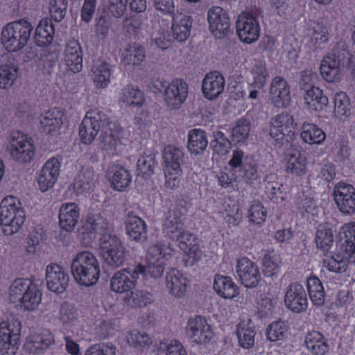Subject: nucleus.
Listing matches in <instances>:
<instances>
[{
  "mask_svg": "<svg viewBox=\"0 0 355 355\" xmlns=\"http://www.w3.org/2000/svg\"><path fill=\"white\" fill-rule=\"evenodd\" d=\"M352 55L345 42H338L329 55H327L320 64V73L324 79L334 83L340 79L343 68L349 67Z\"/></svg>",
  "mask_w": 355,
  "mask_h": 355,
  "instance_id": "obj_1",
  "label": "nucleus"
},
{
  "mask_svg": "<svg viewBox=\"0 0 355 355\" xmlns=\"http://www.w3.org/2000/svg\"><path fill=\"white\" fill-rule=\"evenodd\" d=\"M71 273L80 285H94L99 278L100 266L96 257L89 251L78 253L71 262Z\"/></svg>",
  "mask_w": 355,
  "mask_h": 355,
  "instance_id": "obj_2",
  "label": "nucleus"
},
{
  "mask_svg": "<svg viewBox=\"0 0 355 355\" xmlns=\"http://www.w3.org/2000/svg\"><path fill=\"white\" fill-rule=\"evenodd\" d=\"M33 30V26L26 19L9 22L2 28L1 43L6 51L17 52L26 46Z\"/></svg>",
  "mask_w": 355,
  "mask_h": 355,
  "instance_id": "obj_3",
  "label": "nucleus"
},
{
  "mask_svg": "<svg viewBox=\"0 0 355 355\" xmlns=\"http://www.w3.org/2000/svg\"><path fill=\"white\" fill-rule=\"evenodd\" d=\"M162 157L166 179L165 187L170 189H175L180 183L181 165L184 158L183 150L174 146H167L164 149Z\"/></svg>",
  "mask_w": 355,
  "mask_h": 355,
  "instance_id": "obj_4",
  "label": "nucleus"
},
{
  "mask_svg": "<svg viewBox=\"0 0 355 355\" xmlns=\"http://www.w3.org/2000/svg\"><path fill=\"white\" fill-rule=\"evenodd\" d=\"M268 131L275 146L288 147L294 137L293 116L286 112L277 115L271 119Z\"/></svg>",
  "mask_w": 355,
  "mask_h": 355,
  "instance_id": "obj_5",
  "label": "nucleus"
},
{
  "mask_svg": "<svg viewBox=\"0 0 355 355\" xmlns=\"http://www.w3.org/2000/svg\"><path fill=\"white\" fill-rule=\"evenodd\" d=\"M228 164L237 177L248 184H252L259 177L255 161L241 150H233Z\"/></svg>",
  "mask_w": 355,
  "mask_h": 355,
  "instance_id": "obj_6",
  "label": "nucleus"
},
{
  "mask_svg": "<svg viewBox=\"0 0 355 355\" xmlns=\"http://www.w3.org/2000/svg\"><path fill=\"white\" fill-rule=\"evenodd\" d=\"M100 248L105 263L112 268L121 266L125 259V248L118 236L105 234L100 238Z\"/></svg>",
  "mask_w": 355,
  "mask_h": 355,
  "instance_id": "obj_7",
  "label": "nucleus"
},
{
  "mask_svg": "<svg viewBox=\"0 0 355 355\" xmlns=\"http://www.w3.org/2000/svg\"><path fill=\"white\" fill-rule=\"evenodd\" d=\"M109 121L102 111L97 109L88 111L79 127V135L83 143L91 144L101 128Z\"/></svg>",
  "mask_w": 355,
  "mask_h": 355,
  "instance_id": "obj_8",
  "label": "nucleus"
},
{
  "mask_svg": "<svg viewBox=\"0 0 355 355\" xmlns=\"http://www.w3.org/2000/svg\"><path fill=\"white\" fill-rule=\"evenodd\" d=\"M7 149L13 159L19 163L30 162L35 156L33 145L26 135L19 131L13 132L8 137Z\"/></svg>",
  "mask_w": 355,
  "mask_h": 355,
  "instance_id": "obj_9",
  "label": "nucleus"
},
{
  "mask_svg": "<svg viewBox=\"0 0 355 355\" xmlns=\"http://www.w3.org/2000/svg\"><path fill=\"white\" fill-rule=\"evenodd\" d=\"M144 267L138 264L116 272L110 279V287L112 291L125 293L135 288L136 282L142 275Z\"/></svg>",
  "mask_w": 355,
  "mask_h": 355,
  "instance_id": "obj_10",
  "label": "nucleus"
},
{
  "mask_svg": "<svg viewBox=\"0 0 355 355\" xmlns=\"http://www.w3.org/2000/svg\"><path fill=\"white\" fill-rule=\"evenodd\" d=\"M171 240L178 243L179 248L184 252V262L187 267H192L202 258V252L197 242L196 236L185 229L181 232L177 239Z\"/></svg>",
  "mask_w": 355,
  "mask_h": 355,
  "instance_id": "obj_11",
  "label": "nucleus"
},
{
  "mask_svg": "<svg viewBox=\"0 0 355 355\" xmlns=\"http://www.w3.org/2000/svg\"><path fill=\"white\" fill-rule=\"evenodd\" d=\"M164 99L171 110L179 109L188 96V85L182 79L175 78L171 83L162 84Z\"/></svg>",
  "mask_w": 355,
  "mask_h": 355,
  "instance_id": "obj_12",
  "label": "nucleus"
},
{
  "mask_svg": "<svg viewBox=\"0 0 355 355\" xmlns=\"http://www.w3.org/2000/svg\"><path fill=\"white\" fill-rule=\"evenodd\" d=\"M338 210L345 215L355 214V188L349 184L338 182L332 193Z\"/></svg>",
  "mask_w": 355,
  "mask_h": 355,
  "instance_id": "obj_13",
  "label": "nucleus"
},
{
  "mask_svg": "<svg viewBox=\"0 0 355 355\" xmlns=\"http://www.w3.org/2000/svg\"><path fill=\"white\" fill-rule=\"evenodd\" d=\"M236 28L239 39L243 42L251 44L259 38V24L252 13H241L236 21Z\"/></svg>",
  "mask_w": 355,
  "mask_h": 355,
  "instance_id": "obj_14",
  "label": "nucleus"
},
{
  "mask_svg": "<svg viewBox=\"0 0 355 355\" xmlns=\"http://www.w3.org/2000/svg\"><path fill=\"white\" fill-rule=\"evenodd\" d=\"M235 270L241 283L247 288H255L261 279L257 263L247 257L237 260Z\"/></svg>",
  "mask_w": 355,
  "mask_h": 355,
  "instance_id": "obj_15",
  "label": "nucleus"
},
{
  "mask_svg": "<svg viewBox=\"0 0 355 355\" xmlns=\"http://www.w3.org/2000/svg\"><path fill=\"white\" fill-rule=\"evenodd\" d=\"M209 28L215 37L221 39L230 33V22L227 13L219 6H213L207 12Z\"/></svg>",
  "mask_w": 355,
  "mask_h": 355,
  "instance_id": "obj_16",
  "label": "nucleus"
},
{
  "mask_svg": "<svg viewBox=\"0 0 355 355\" xmlns=\"http://www.w3.org/2000/svg\"><path fill=\"white\" fill-rule=\"evenodd\" d=\"M187 337L193 343L206 344L213 338V333L206 320L200 316L191 318L186 327Z\"/></svg>",
  "mask_w": 355,
  "mask_h": 355,
  "instance_id": "obj_17",
  "label": "nucleus"
},
{
  "mask_svg": "<svg viewBox=\"0 0 355 355\" xmlns=\"http://www.w3.org/2000/svg\"><path fill=\"white\" fill-rule=\"evenodd\" d=\"M285 304L294 313H302L306 310L308 300L303 286L297 282H293L286 288L284 296Z\"/></svg>",
  "mask_w": 355,
  "mask_h": 355,
  "instance_id": "obj_18",
  "label": "nucleus"
},
{
  "mask_svg": "<svg viewBox=\"0 0 355 355\" xmlns=\"http://www.w3.org/2000/svg\"><path fill=\"white\" fill-rule=\"evenodd\" d=\"M269 98L271 103L277 108H285L290 105L291 101V87L284 78L280 76L272 78Z\"/></svg>",
  "mask_w": 355,
  "mask_h": 355,
  "instance_id": "obj_19",
  "label": "nucleus"
},
{
  "mask_svg": "<svg viewBox=\"0 0 355 355\" xmlns=\"http://www.w3.org/2000/svg\"><path fill=\"white\" fill-rule=\"evenodd\" d=\"M46 281L50 291L62 293L69 285V277L63 268L53 263L46 268Z\"/></svg>",
  "mask_w": 355,
  "mask_h": 355,
  "instance_id": "obj_20",
  "label": "nucleus"
},
{
  "mask_svg": "<svg viewBox=\"0 0 355 355\" xmlns=\"http://www.w3.org/2000/svg\"><path fill=\"white\" fill-rule=\"evenodd\" d=\"M184 219V214L181 211L180 205H177L165 214L162 223L163 231L170 239H177V236L180 235L181 232L185 229Z\"/></svg>",
  "mask_w": 355,
  "mask_h": 355,
  "instance_id": "obj_21",
  "label": "nucleus"
},
{
  "mask_svg": "<svg viewBox=\"0 0 355 355\" xmlns=\"http://www.w3.org/2000/svg\"><path fill=\"white\" fill-rule=\"evenodd\" d=\"M55 343L54 336L48 329H43L28 337L25 347L33 354H42Z\"/></svg>",
  "mask_w": 355,
  "mask_h": 355,
  "instance_id": "obj_22",
  "label": "nucleus"
},
{
  "mask_svg": "<svg viewBox=\"0 0 355 355\" xmlns=\"http://www.w3.org/2000/svg\"><path fill=\"white\" fill-rule=\"evenodd\" d=\"M64 62L69 70L79 72L83 68V50L80 43L75 40L69 41L64 50Z\"/></svg>",
  "mask_w": 355,
  "mask_h": 355,
  "instance_id": "obj_23",
  "label": "nucleus"
},
{
  "mask_svg": "<svg viewBox=\"0 0 355 355\" xmlns=\"http://www.w3.org/2000/svg\"><path fill=\"white\" fill-rule=\"evenodd\" d=\"M225 78L218 71L207 73L202 81V90L204 96L209 100L216 98L225 88Z\"/></svg>",
  "mask_w": 355,
  "mask_h": 355,
  "instance_id": "obj_24",
  "label": "nucleus"
},
{
  "mask_svg": "<svg viewBox=\"0 0 355 355\" xmlns=\"http://www.w3.org/2000/svg\"><path fill=\"white\" fill-rule=\"evenodd\" d=\"M111 229L112 225L101 213H91L86 218L83 234H87L85 232L89 231V239L93 240L95 238V234L98 233L101 236L105 234H112L110 232Z\"/></svg>",
  "mask_w": 355,
  "mask_h": 355,
  "instance_id": "obj_25",
  "label": "nucleus"
},
{
  "mask_svg": "<svg viewBox=\"0 0 355 355\" xmlns=\"http://www.w3.org/2000/svg\"><path fill=\"white\" fill-rule=\"evenodd\" d=\"M171 17L173 18L171 26L173 37L179 42L186 41L191 35L192 17L182 13L175 14Z\"/></svg>",
  "mask_w": 355,
  "mask_h": 355,
  "instance_id": "obj_26",
  "label": "nucleus"
},
{
  "mask_svg": "<svg viewBox=\"0 0 355 355\" xmlns=\"http://www.w3.org/2000/svg\"><path fill=\"white\" fill-rule=\"evenodd\" d=\"M79 217V208L76 204H63L59 211V223L60 227L69 232L73 231L77 225Z\"/></svg>",
  "mask_w": 355,
  "mask_h": 355,
  "instance_id": "obj_27",
  "label": "nucleus"
},
{
  "mask_svg": "<svg viewBox=\"0 0 355 355\" xmlns=\"http://www.w3.org/2000/svg\"><path fill=\"white\" fill-rule=\"evenodd\" d=\"M304 343L307 349L313 355H324L330 349L328 339L318 331H309Z\"/></svg>",
  "mask_w": 355,
  "mask_h": 355,
  "instance_id": "obj_28",
  "label": "nucleus"
},
{
  "mask_svg": "<svg viewBox=\"0 0 355 355\" xmlns=\"http://www.w3.org/2000/svg\"><path fill=\"white\" fill-rule=\"evenodd\" d=\"M126 233L130 239L143 242L147 239L146 224L141 218L128 214L125 220Z\"/></svg>",
  "mask_w": 355,
  "mask_h": 355,
  "instance_id": "obj_29",
  "label": "nucleus"
},
{
  "mask_svg": "<svg viewBox=\"0 0 355 355\" xmlns=\"http://www.w3.org/2000/svg\"><path fill=\"white\" fill-rule=\"evenodd\" d=\"M96 182V176L92 167L83 166L75 178L73 189L77 195L90 191Z\"/></svg>",
  "mask_w": 355,
  "mask_h": 355,
  "instance_id": "obj_30",
  "label": "nucleus"
},
{
  "mask_svg": "<svg viewBox=\"0 0 355 355\" xmlns=\"http://www.w3.org/2000/svg\"><path fill=\"white\" fill-rule=\"evenodd\" d=\"M213 288L219 296L225 299H232L239 294L238 286L227 276L215 275Z\"/></svg>",
  "mask_w": 355,
  "mask_h": 355,
  "instance_id": "obj_31",
  "label": "nucleus"
},
{
  "mask_svg": "<svg viewBox=\"0 0 355 355\" xmlns=\"http://www.w3.org/2000/svg\"><path fill=\"white\" fill-rule=\"evenodd\" d=\"M166 288L169 293L175 296H183L187 290V279L176 269H172L166 274Z\"/></svg>",
  "mask_w": 355,
  "mask_h": 355,
  "instance_id": "obj_32",
  "label": "nucleus"
},
{
  "mask_svg": "<svg viewBox=\"0 0 355 355\" xmlns=\"http://www.w3.org/2000/svg\"><path fill=\"white\" fill-rule=\"evenodd\" d=\"M208 145L206 132L201 129H193L188 134L187 148L191 155H202Z\"/></svg>",
  "mask_w": 355,
  "mask_h": 355,
  "instance_id": "obj_33",
  "label": "nucleus"
},
{
  "mask_svg": "<svg viewBox=\"0 0 355 355\" xmlns=\"http://www.w3.org/2000/svg\"><path fill=\"white\" fill-rule=\"evenodd\" d=\"M286 171L287 173L302 176L307 172V159L300 152L289 153L286 157Z\"/></svg>",
  "mask_w": 355,
  "mask_h": 355,
  "instance_id": "obj_34",
  "label": "nucleus"
},
{
  "mask_svg": "<svg viewBox=\"0 0 355 355\" xmlns=\"http://www.w3.org/2000/svg\"><path fill=\"white\" fill-rule=\"evenodd\" d=\"M122 128L114 122L107 121L105 126L103 125L104 137L103 142L106 150H116V146L120 143Z\"/></svg>",
  "mask_w": 355,
  "mask_h": 355,
  "instance_id": "obj_35",
  "label": "nucleus"
},
{
  "mask_svg": "<svg viewBox=\"0 0 355 355\" xmlns=\"http://www.w3.org/2000/svg\"><path fill=\"white\" fill-rule=\"evenodd\" d=\"M20 331L21 323L12 316L0 323V339L18 343Z\"/></svg>",
  "mask_w": 355,
  "mask_h": 355,
  "instance_id": "obj_36",
  "label": "nucleus"
},
{
  "mask_svg": "<svg viewBox=\"0 0 355 355\" xmlns=\"http://www.w3.org/2000/svg\"><path fill=\"white\" fill-rule=\"evenodd\" d=\"M304 103L307 107L313 111L321 110L328 103L327 97L319 87H312L305 92Z\"/></svg>",
  "mask_w": 355,
  "mask_h": 355,
  "instance_id": "obj_37",
  "label": "nucleus"
},
{
  "mask_svg": "<svg viewBox=\"0 0 355 355\" xmlns=\"http://www.w3.org/2000/svg\"><path fill=\"white\" fill-rule=\"evenodd\" d=\"M63 114L57 108H53L41 115L40 125L44 132L51 133L62 123Z\"/></svg>",
  "mask_w": 355,
  "mask_h": 355,
  "instance_id": "obj_38",
  "label": "nucleus"
},
{
  "mask_svg": "<svg viewBox=\"0 0 355 355\" xmlns=\"http://www.w3.org/2000/svg\"><path fill=\"white\" fill-rule=\"evenodd\" d=\"M315 241L318 249L324 252H328L334 243V232L331 225L320 224L315 234Z\"/></svg>",
  "mask_w": 355,
  "mask_h": 355,
  "instance_id": "obj_39",
  "label": "nucleus"
},
{
  "mask_svg": "<svg viewBox=\"0 0 355 355\" xmlns=\"http://www.w3.org/2000/svg\"><path fill=\"white\" fill-rule=\"evenodd\" d=\"M42 291L40 286L33 282L20 300L21 304L28 311L35 310L42 300Z\"/></svg>",
  "mask_w": 355,
  "mask_h": 355,
  "instance_id": "obj_40",
  "label": "nucleus"
},
{
  "mask_svg": "<svg viewBox=\"0 0 355 355\" xmlns=\"http://www.w3.org/2000/svg\"><path fill=\"white\" fill-rule=\"evenodd\" d=\"M121 58L123 65L139 66L146 58V51L142 46H129L123 49Z\"/></svg>",
  "mask_w": 355,
  "mask_h": 355,
  "instance_id": "obj_41",
  "label": "nucleus"
},
{
  "mask_svg": "<svg viewBox=\"0 0 355 355\" xmlns=\"http://www.w3.org/2000/svg\"><path fill=\"white\" fill-rule=\"evenodd\" d=\"M126 293L123 299V304L128 308L144 306L151 303L152 295L147 291L135 290Z\"/></svg>",
  "mask_w": 355,
  "mask_h": 355,
  "instance_id": "obj_42",
  "label": "nucleus"
},
{
  "mask_svg": "<svg viewBox=\"0 0 355 355\" xmlns=\"http://www.w3.org/2000/svg\"><path fill=\"white\" fill-rule=\"evenodd\" d=\"M94 81L99 87H106L110 81L112 67L107 62L98 61L92 68Z\"/></svg>",
  "mask_w": 355,
  "mask_h": 355,
  "instance_id": "obj_43",
  "label": "nucleus"
},
{
  "mask_svg": "<svg viewBox=\"0 0 355 355\" xmlns=\"http://www.w3.org/2000/svg\"><path fill=\"white\" fill-rule=\"evenodd\" d=\"M155 157V153H145L139 158L137 164V178L148 179L151 177L157 164Z\"/></svg>",
  "mask_w": 355,
  "mask_h": 355,
  "instance_id": "obj_44",
  "label": "nucleus"
},
{
  "mask_svg": "<svg viewBox=\"0 0 355 355\" xmlns=\"http://www.w3.org/2000/svg\"><path fill=\"white\" fill-rule=\"evenodd\" d=\"M325 134L316 125L304 122L302 125L301 137L309 144H320L325 139Z\"/></svg>",
  "mask_w": 355,
  "mask_h": 355,
  "instance_id": "obj_45",
  "label": "nucleus"
},
{
  "mask_svg": "<svg viewBox=\"0 0 355 355\" xmlns=\"http://www.w3.org/2000/svg\"><path fill=\"white\" fill-rule=\"evenodd\" d=\"M17 199L10 196L4 198L0 204V224L7 223L12 218H15L20 210H24L21 207L16 204Z\"/></svg>",
  "mask_w": 355,
  "mask_h": 355,
  "instance_id": "obj_46",
  "label": "nucleus"
},
{
  "mask_svg": "<svg viewBox=\"0 0 355 355\" xmlns=\"http://www.w3.org/2000/svg\"><path fill=\"white\" fill-rule=\"evenodd\" d=\"M236 335L241 347L250 349L254 345L255 331L250 324L241 322L237 325Z\"/></svg>",
  "mask_w": 355,
  "mask_h": 355,
  "instance_id": "obj_47",
  "label": "nucleus"
},
{
  "mask_svg": "<svg viewBox=\"0 0 355 355\" xmlns=\"http://www.w3.org/2000/svg\"><path fill=\"white\" fill-rule=\"evenodd\" d=\"M252 76V82L250 87L256 89H262L269 77V73L266 68L265 62L258 60L254 62L250 71Z\"/></svg>",
  "mask_w": 355,
  "mask_h": 355,
  "instance_id": "obj_48",
  "label": "nucleus"
},
{
  "mask_svg": "<svg viewBox=\"0 0 355 355\" xmlns=\"http://www.w3.org/2000/svg\"><path fill=\"white\" fill-rule=\"evenodd\" d=\"M307 289L310 300L315 306H322L324 302V291L320 280L316 277L307 279Z\"/></svg>",
  "mask_w": 355,
  "mask_h": 355,
  "instance_id": "obj_49",
  "label": "nucleus"
},
{
  "mask_svg": "<svg viewBox=\"0 0 355 355\" xmlns=\"http://www.w3.org/2000/svg\"><path fill=\"white\" fill-rule=\"evenodd\" d=\"M58 318L63 325L67 327L75 326L78 322V311L72 304L64 302L59 309Z\"/></svg>",
  "mask_w": 355,
  "mask_h": 355,
  "instance_id": "obj_50",
  "label": "nucleus"
},
{
  "mask_svg": "<svg viewBox=\"0 0 355 355\" xmlns=\"http://www.w3.org/2000/svg\"><path fill=\"white\" fill-rule=\"evenodd\" d=\"M55 33L54 26L51 20H42L35 30V37L40 45L46 46L50 44Z\"/></svg>",
  "mask_w": 355,
  "mask_h": 355,
  "instance_id": "obj_51",
  "label": "nucleus"
},
{
  "mask_svg": "<svg viewBox=\"0 0 355 355\" xmlns=\"http://www.w3.org/2000/svg\"><path fill=\"white\" fill-rule=\"evenodd\" d=\"M263 272L267 277L277 275L280 271L282 261L279 254L274 252L266 253L262 261Z\"/></svg>",
  "mask_w": 355,
  "mask_h": 355,
  "instance_id": "obj_52",
  "label": "nucleus"
},
{
  "mask_svg": "<svg viewBox=\"0 0 355 355\" xmlns=\"http://www.w3.org/2000/svg\"><path fill=\"white\" fill-rule=\"evenodd\" d=\"M111 173L112 184L114 188L118 191H123L128 187L131 182V177L128 170L122 166H114Z\"/></svg>",
  "mask_w": 355,
  "mask_h": 355,
  "instance_id": "obj_53",
  "label": "nucleus"
},
{
  "mask_svg": "<svg viewBox=\"0 0 355 355\" xmlns=\"http://www.w3.org/2000/svg\"><path fill=\"white\" fill-rule=\"evenodd\" d=\"M148 18L141 15L132 17L126 21V31L130 36L139 37L146 31L148 28Z\"/></svg>",
  "mask_w": 355,
  "mask_h": 355,
  "instance_id": "obj_54",
  "label": "nucleus"
},
{
  "mask_svg": "<svg viewBox=\"0 0 355 355\" xmlns=\"http://www.w3.org/2000/svg\"><path fill=\"white\" fill-rule=\"evenodd\" d=\"M214 139L210 143V147L214 151V154L218 155H225L229 153L232 144L225 134L216 130L213 132Z\"/></svg>",
  "mask_w": 355,
  "mask_h": 355,
  "instance_id": "obj_55",
  "label": "nucleus"
},
{
  "mask_svg": "<svg viewBox=\"0 0 355 355\" xmlns=\"http://www.w3.org/2000/svg\"><path fill=\"white\" fill-rule=\"evenodd\" d=\"M323 265L331 272L342 273L347 268L348 259L340 254H334L327 257L323 260Z\"/></svg>",
  "mask_w": 355,
  "mask_h": 355,
  "instance_id": "obj_56",
  "label": "nucleus"
},
{
  "mask_svg": "<svg viewBox=\"0 0 355 355\" xmlns=\"http://www.w3.org/2000/svg\"><path fill=\"white\" fill-rule=\"evenodd\" d=\"M340 240L346 245V251L355 257V223L345 224L340 231Z\"/></svg>",
  "mask_w": 355,
  "mask_h": 355,
  "instance_id": "obj_57",
  "label": "nucleus"
},
{
  "mask_svg": "<svg viewBox=\"0 0 355 355\" xmlns=\"http://www.w3.org/2000/svg\"><path fill=\"white\" fill-rule=\"evenodd\" d=\"M33 282L28 279H17L10 286L9 297L11 302H19L22 295Z\"/></svg>",
  "mask_w": 355,
  "mask_h": 355,
  "instance_id": "obj_58",
  "label": "nucleus"
},
{
  "mask_svg": "<svg viewBox=\"0 0 355 355\" xmlns=\"http://www.w3.org/2000/svg\"><path fill=\"white\" fill-rule=\"evenodd\" d=\"M250 131V123L248 119H241L237 121L232 130V141L237 144L243 143L248 138Z\"/></svg>",
  "mask_w": 355,
  "mask_h": 355,
  "instance_id": "obj_59",
  "label": "nucleus"
},
{
  "mask_svg": "<svg viewBox=\"0 0 355 355\" xmlns=\"http://www.w3.org/2000/svg\"><path fill=\"white\" fill-rule=\"evenodd\" d=\"M18 75V67L15 64L0 66V87L11 86Z\"/></svg>",
  "mask_w": 355,
  "mask_h": 355,
  "instance_id": "obj_60",
  "label": "nucleus"
},
{
  "mask_svg": "<svg viewBox=\"0 0 355 355\" xmlns=\"http://www.w3.org/2000/svg\"><path fill=\"white\" fill-rule=\"evenodd\" d=\"M334 112L338 117L348 116L350 113V102L347 95L343 92L336 93L334 98Z\"/></svg>",
  "mask_w": 355,
  "mask_h": 355,
  "instance_id": "obj_61",
  "label": "nucleus"
},
{
  "mask_svg": "<svg viewBox=\"0 0 355 355\" xmlns=\"http://www.w3.org/2000/svg\"><path fill=\"white\" fill-rule=\"evenodd\" d=\"M127 342L135 348L140 349L152 343L151 338L144 331H130L126 336Z\"/></svg>",
  "mask_w": 355,
  "mask_h": 355,
  "instance_id": "obj_62",
  "label": "nucleus"
},
{
  "mask_svg": "<svg viewBox=\"0 0 355 355\" xmlns=\"http://www.w3.org/2000/svg\"><path fill=\"white\" fill-rule=\"evenodd\" d=\"M329 30L322 23H318L311 30L310 42L314 46H320L327 42Z\"/></svg>",
  "mask_w": 355,
  "mask_h": 355,
  "instance_id": "obj_63",
  "label": "nucleus"
},
{
  "mask_svg": "<svg viewBox=\"0 0 355 355\" xmlns=\"http://www.w3.org/2000/svg\"><path fill=\"white\" fill-rule=\"evenodd\" d=\"M121 98L123 102L129 105H141L144 101L143 92L131 85L122 89Z\"/></svg>",
  "mask_w": 355,
  "mask_h": 355,
  "instance_id": "obj_64",
  "label": "nucleus"
}]
</instances>
